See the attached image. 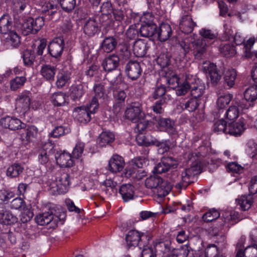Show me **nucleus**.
Returning a JSON list of instances; mask_svg holds the SVG:
<instances>
[{"mask_svg": "<svg viewBox=\"0 0 257 257\" xmlns=\"http://www.w3.org/2000/svg\"><path fill=\"white\" fill-rule=\"evenodd\" d=\"M40 11L41 14L44 15L43 16L44 21L52 20L54 17L58 13L57 7L49 3L44 4Z\"/></svg>", "mask_w": 257, "mask_h": 257, "instance_id": "obj_18", "label": "nucleus"}, {"mask_svg": "<svg viewBox=\"0 0 257 257\" xmlns=\"http://www.w3.org/2000/svg\"><path fill=\"white\" fill-rule=\"evenodd\" d=\"M178 165V161L172 157L164 158L155 167L153 172L157 174H162L168 172L171 168H176Z\"/></svg>", "mask_w": 257, "mask_h": 257, "instance_id": "obj_6", "label": "nucleus"}, {"mask_svg": "<svg viewBox=\"0 0 257 257\" xmlns=\"http://www.w3.org/2000/svg\"><path fill=\"white\" fill-rule=\"evenodd\" d=\"M184 157L190 166H193L196 162L198 163V165L201 166L200 161L198 160V157L196 153L186 152L184 154Z\"/></svg>", "mask_w": 257, "mask_h": 257, "instance_id": "obj_58", "label": "nucleus"}, {"mask_svg": "<svg viewBox=\"0 0 257 257\" xmlns=\"http://www.w3.org/2000/svg\"><path fill=\"white\" fill-rule=\"evenodd\" d=\"M214 131L218 133L227 134L228 124L227 122L223 119H221L216 121L213 125Z\"/></svg>", "mask_w": 257, "mask_h": 257, "instance_id": "obj_55", "label": "nucleus"}, {"mask_svg": "<svg viewBox=\"0 0 257 257\" xmlns=\"http://www.w3.org/2000/svg\"><path fill=\"white\" fill-rule=\"evenodd\" d=\"M117 41L114 37H106L102 42L101 47L106 53H109L114 50L117 46Z\"/></svg>", "mask_w": 257, "mask_h": 257, "instance_id": "obj_35", "label": "nucleus"}, {"mask_svg": "<svg viewBox=\"0 0 257 257\" xmlns=\"http://www.w3.org/2000/svg\"><path fill=\"white\" fill-rule=\"evenodd\" d=\"M172 34L171 26L166 23H162L158 29H157L156 34L161 42H165L169 39Z\"/></svg>", "mask_w": 257, "mask_h": 257, "instance_id": "obj_20", "label": "nucleus"}, {"mask_svg": "<svg viewBox=\"0 0 257 257\" xmlns=\"http://www.w3.org/2000/svg\"><path fill=\"white\" fill-rule=\"evenodd\" d=\"M120 59L119 57L115 54H110L106 56L102 62V66L104 70L110 72L118 66Z\"/></svg>", "mask_w": 257, "mask_h": 257, "instance_id": "obj_14", "label": "nucleus"}, {"mask_svg": "<svg viewBox=\"0 0 257 257\" xmlns=\"http://www.w3.org/2000/svg\"><path fill=\"white\" fill-rule=\"evenodd\" d=\"M71 78V73L68 71H64L57 76L56 85L58 88L64 86L69 81Z\"/></svg>", "mask_w": 257, "mask_h": 257, "instance_id": "obj_46", "label": "nucleus"}, {"mask_svg": "<svg viewBox=\"0 0 257 257\" xmlns=\"http://www.w3.org/2000/svg\"><path fill=\"white\" fill-rule=\"evenodd\" d=\"M97 17L87 20L83 26V32L89 37L94 36L99 30V26L96 20Z\"/></svg>", "mask_w": 257, "mask_h": 257, "instance_id": "obj_17", "label": "nucleus"}, {"mask_svg": "<svg viewBox=\"0 0 257 257\" xmlns=\"http://www.w3.org/2000/svg\"><path fill=\"white\" fill-rule=\"evenodd\" d=\"M38 134L37 128L31 125L24 130L21 134V138L23 142L29 143L32 141L37 136Z\"/></svg>", "mask_w": 257, "mask_h": 257, "instance_id": "obj_28", "label": "nucleus"}, {"mask_svg": "<svg viewBox=\"0 0 257 257\" xmlns=\"http://www.w3.org/2000/svg\"><path fill=\"white\" fill-rule=\"evenodd\" d=\"M218 253V248L217 245L214 244H209L205 252L206 257H217Z\"/></svg>", "mask_w": 257, "mask_h": 257, "instance_id": "obj_63", "label": "nucleus"}, {"mask_svg": "<svg viewBox=\"0 0 257 257\" xmlns=\"http://www.w3.org/2000/svg\"><path fill=\"white\" fill-rule=\"evenodd\" d=\"M22 58L25 65L30 66L33 64L35 54L32 50L26 49L23 52Z\"/></svg>", "mask_w": 257, "mask_h": 257, "instance_id": "obj_51", "label": "nucleus"}, {"mask_svg": "<svg viewBox=\"0 0 257 257\" xmlns=\"http://www.w3.org/2000/svg\"><path fill=\"white\" fill-rule=\"evenodd\" d=\"M219 216V212L217 210L212 208L204 214L202 218L204 221L211 222L217 219Z\"/></svg>", "mask_w": 257, "mask_h": 257, "instance_id": "obj_53", "label": "nucleus"}, {"mask_svg": "<svg viewBox=\"0 0 257 257\" xmlns=\"http://www.w3.org/2000/svg\"><path fill=\"white\" fill-rule=\"evenodd\" d=\"M145 185L148 188L153 189L154 193L160 198L167 196L172 189V185L169 182L156 175L147 178Z\"/></svg>", "mask_w": 257, "mask_h": 257, "instance_id": "obj_1", "label": "nucleus"}, {"mask_svg": "<svg viewBox=\"0 0 257 257\" xmlns=\"http://www.w3.org/2000/svg\"><path fill=\"white\" fill-rule=\"evenodd\" d=\"M188 84H191L190 91L191 96L200 99V97L204 92L205 85L201 83L199 79L193 75L192 76L191 81L189 82Z\"/></svg>", "mask_w": 257, "mask_h": 257, "instance_id": "obj_11", "label": "nucleus"}, {"mask_svg": "<svg viewBox=\"0 0 257 257\" xmlns=\"http://www.w3.org/2000/svg\"><path fill=\"white\" fill-rule=\"evenodd\" d=\"M222 217L224 224L230 223L231 225L240 220L239 214L236 212H225L222 214Z\"/></svg>", "mask_w": 257, "mask_h": 257, "instance_id": "obj_43", "label": "nucleus"}, {"mask_svg": "<svg viewBox=\"0 0 257 257\" xmlns=\"http://www.w3.org/2000/svg\"><path fill=\"white\" fill-rule=\"evenodd\" d=\"M157 26L152 23H148L142 25L139 32L141 36L149 38L156 34Z\"/></svg>", "mask_w": 257, "mask_h": 257, "instance_id": "obj_25", "label": "nucleus"}, {"mask_svg": "<svg viewBox=\"0 0 257 257\" xmlns=\"http://www.w3.org/2000/svg\"><path fill=\"white\" fill-rule=\"evenodd\" d=\"M10 207L14 209L24 210L26 208L25 202L21 198L17 197L11 201Z\"/></svg>", "mask_w": 257, "mask_h": 257, "instance_id": "obj_62", "label": "nucleus"}, {"mask_svg": "<svg viewBox=\"0 0 257 257\" xmlns=\"http://www.w3.org/2000/svg\"><path fill=\"white\" fill-rule=\"evenodd\" d=\"M23 165L19 163H14L10 166L7 170V175L11 178L19 176L24 171Z\"/></svg>", "mask_w": 257, "mask_h": 257, "instance_id": "obj_40", "label": "nucleus"}, {"mask_svg": "<svg viewBox=\"0 0 257 257\" xmlns=\"http://www.w3.org/2000/svg\"><path fill=\"white\" fill-rule=\"evenodd\" d=\"M94 95L92 98L101 100L104 99L105 94L104 86L101 83L96 84L94 85L93 88Z\"/></svg>", "mask_w": 257, "mask_h": 257, "instance_id": "obj_56", "label": "nucleus"}, {"mask_svg": "<svg viewBox=\"0 0 257 257\" xmlns=\"http://www.w3.org/2000/svg\"><path fill=\"white\" fill-rule=\"evenodd\" d=\"M236 202L241 209L245 211L250 208L253 203V198L251 195L242 196L240 198L236 199Z\"/></svg>", "mask_w": 257, "mask_h": 257, "instance_id": "obj_42", "label": "nucleus"}, {"mask_svg": "<svg viewBox=\"0 0 257 257\" xmlns=\"http://www.w3.org/2000/svg\"><path fill=\"white\" fill-rule=\"evenodd\" d=\"M220 53L226 57H232L235 55L236 51L234 46L230 44H221L219 46Z\"/></svg>", "mask_w": 257, "mask_h": 257, "instance_id": "obj_45", "label": "nucleus"}, {"mask_svg": "<svg viewBox=\"0 0 257 257\" xmlns=\"http://www.w3.org/2000/svg\"><path fill=\"white\" fill-rule=\"evenodd\" d=\"M30 94L29 91H25L17 98L16 108L20 112L25 113L29 109L31 104Z\"/></svg>", "mask_w": 257, "mask_h": 257, "instance_id": "obj_10", "label": "nucleus"}, {"mask_svg": "<svg viewBox=\"0 0 257 257\" xmlns=\"http://www.w3.org/2000/svg\"><path fill=\"white\" fill-rule=\"evenodd\" d=\"M115 139L114 135L110 132H103L97 140L99 146L103 147L112 143Z\"/></svg>", "mask_w": 257, "mask_h": 257, "instance_id": "obj_38", "label": "nucleus"}, {"mask_svg": "<svg viewBox=\"0 0 257 257\" xmlns=\"http://www.w3.org/2000/svg\"><path fill=\"white\" fill-rule=\"evenodd\" d=\"M199 34L202 37V39L207 40H214L217 37V34L212 30L206 28H202L199 31Z\"/></svg>", "mask_w": 257, "mask_h": 257, "instance_id": "obj_61", "label": "nucleus"}, {"mask_svg": "<svg viewBox=\"0 0 257 257\" xmlns=\"http://www.w3.org/2000/svg\"><path fill=\"white\" fill-rule=\"evenodd\" d=\"M13 22L8 15H4L0 18V33L4 36L13 31Z\"/></svg>", "mask_w": 257, "mask_h": 257, "instance_id": "obj_22", "label": "nucleus"}, {"mask_svg": "<svg viewBox=\"0 0 257 257\" xmlns=\"http://www.w3.org/2000/svg\"><path fill=\"white\" fill-rule=\"evenodd\" d=\"M147 51V43L141 40L136 41L134 44L133 52L136 57L144 56Z\"/></svg>", "mask_w": 257, "mask_h": 257, "instance_id": "obj_36", "label": "nucleus"}, {"mask_svg": "<svg viewBox=\"0 0 257 257\" xmlns=\"http://www.w3.org/2000/svg\"><path fill=\"white\" fill-rule=\"evenodd\" d=\"M56 190L58 194H64L69 189L70 183L69 174L63 170L58 171L55 175Z\"/></svg>", "mask_w": 257, "mask_h": 257, "instance_id": "obj_3", "label": "nucleus"}, {"mask_svg": "<svg viewBox=\"0 0 257 257\" xmlns=\"http://www.w3.org/2000/svg\"><path fill=\"white\" fill-rule=\"evenodd\" d=\"M87 86L79 80L75 81V84L72 85L70 89V95L73 100H79L85 94Z\"/></svg>", "mask_w": 257, "mask_h": 257, "instance_id": "obj_12", "label": "nucleus"}, {"mask_svg": "<svg viewBox=\"0 0 257 257\" xmlns=\"http://www.w3.org/2000/svg\"><path fill=\"white\" fill-rule=\"evenodd\" d=\"M125 115L127 119L135 123L143 120L145 116L141 104L137 102H133L127 107Z\"/></svg>", "mask_w": 257, "mask_h": 257, "instance_id": "obj_4", "label": "nucleus"}, {"mask_svg": "<svg viewBox=\"0 0 257 257\" xmlns=\"http://www.w3.org/2000/svg\"><path fill=\"white\" fill-rule=\"evenodd\" d=\"M227 134L232 136H240L244 130V123L241 121L228 123Z\"/></svg>", "mask_w": 257, "mask_h": 257, "instance_id": "obj_29", "label": "nucleus"}, {"mask_svg": "<svg viewBox=\"0 0 257 257\" xmlns=\"http://www.w3.org/2000/svg\"><path fill=\"white\" fill-rule=\"evenodd\" d=\"M196 26L190 15H185L182 17L180 22L179 28L181 31L185 34L191 33Z\"/></svg>", "mask_w": 257, "mask_h": 257, "instance_id": "obj_19", "label": "nucleus"}, {"mask_svg": "<svg viewBox=\"0 0 257 257\" xmlns=\"http://www.w3.org/2000/svg\"><path fill=\"white\" fill-rule=\"evenodd\" d=\"M125 165L123 159L118 155H114L109 161L108 170L112 173L121 171Z\"/></svg>", "mask_w": 257, "mask_h": 257, "instance_id": "obj_16", "label": "nucleus"}, {"mask_svg": "<svg viewBox=\"0 0 257 257\" xmlns=\"http://www.w3.org/2000/svg\"><path fill=\"white\" fill-rule=\"evenodd\" d=\"M198 163H195L193 166L185 169L181 173V180L175 185L176 188L182 189L186 187L193 182V179L196 175L201 172V167L199 166Z\"/></svg>", "mask_w": 257, "mask_h": 257, "instance_id": "obj_2", "label": "nucleus"}, {"mask_svg": "<svg viewBox=\"0 0 257 257\" xmlns=\"http://www.w3.org/2000/svg\"><path fill=\"white\" fill-rule=\"evenodd\" d=\"M50 100L55 106H63L69 103L68 96L62 92L52 94L50 97Z\"/></svg>", "mask_w": 257, "mask_h": 257, "instance_id": "obj_21", "label": "nucleus"}, {"mask_svg": "<svg viewBox=\"0 0 257 257\" xmlns=\"http://www.w3.org/2000/svg\"><path fill=\"white\" fill-rule=\"evenodd\" d=\"M200 103V99L191 98L185 103V109L189 112L194 111L198 107Z\"/></svg>", "mask_w": 257, "mask_h": 257, "instance_id": "obj_52", "label": "nucleus"}, {"mask_svg": "<svg viewBox=\"0 0 257 257\" xmlns=\"http://www.w3.org/2000/svg\"><path fill=\"white\" fill-rule=\"evenodd\" d=\"M239 115V110L238 107L235 105H231L225 111V117L230 120L236 119Z\"/></svg>", "mask_w": 257, "mask_h": 257, "instance_id": "obj_50", "label": "nucleus"}, {"mask_svg": "<svg viewBox=\"0 0 257 257\" xmlns=\"http://www.w3.org/2000/svg\"><path fill=\"white\" fill-rule=\"evenodd\" d=\"M12 3L15 8L21 12L28 11L31 8L30 0H12Z\"/></svg>", "mask_w": 257, "mask_h": 257, "instance_id": "obj_49", "label": "nucleus"}, {"mask_svg": "<svg viewBox=\"0 0 257 257\" xmlns=\"http://www.w3.org/2000/svg\"><path fill=\"white\" fill-rule=\"evenodd\" d=\"M36 222L40 225H45L54 221V216L51 211L38 214L35 217Z\"/></svg>", "mask_w": 257, "mask_h": 257, "instance_id": "obj_32", "label": "nucleus"}, {"mask_svg": "<svg viewBox=\"0 0 257 257\" xmlns=\"http://www.w3.org/2000/svg\"><path fill=\"white\" fill-rule=\"evenodd\" d=\"M141 162L139 161L127 166L125 169V175L126 177H130L135 173H138L140 171L137 168H142Z\"/></svg>", "mask_w": 257, "mask_h": 257, "instance_id": "obj_54", "label": "nucleus"}, {"mask_svg": "<svg viewBox=\"0 0 257 257\" xmlns=\"http://www.w3.org/2000/svg\"><path fill=\"white\" fill-rule=\"evenodd\" d=\"M31 22L33 23V28L34 30V34H36L44 25V18L43 17H39L34 19L30 18Z\"/></svg>", "mask_w": 257, "mask_h": 257, "instance_id": "obj_59", "label": "nucleus"}, {"mask_svg": "<svg viewBox=\"0 0 257 257\" xmlns=\"http://www.w3.org/2000/svg\"><path fill=\"white\" fill-rule=\"evenodd\" d=\"M244 97L247 102H253L257 99V85L247 88L244 92Z\"/></svg>", "mask_w": 257, "mask_h": 257, "instance_id": "obj_44", "label": "nucleus"}, {"mask_svg": "<svg viewBox=\"0 0 257 257\" xmlns=\"http://www.w3.org/2000/svg\"><path fill=\"white\" fill-rule=\"evenodd\" d=\"M236 71L233 69H229L226 71L224 76V84L229 88L233 86L236 78Z\"/></svg>", "mask_w": 257, "mask_h": 257, "instance_id": "obj_39", "label": "nucleus"}, {"mask_svg": "<svg viewBox=\"0 0 257 257\" xmlns=\"http://www.w3.org/2000/svg\"><path fill=\"white\" fill-rule=\"evenodd\" d=\"M207 48L204 39H196L192 49L194 58L198 60L204 59L207 53Z\"/></svg>", "mask_w": 257, "mask_h": 257, "instance_id": "obj_9", "label": "nucleus"}, {"mask_svg": "<svg viewBox=\"0 0 257 257\" xmlns=\"http://www.w3.org/2000/svg\"><path fill=\"white\" fill-rule=\"evenodd\" d=\"M232 95L229 93L220 95L217 100V107L221 110L225 108L230 102L232 98Z\"/></svg>", "mask_w": 257, "mask_h": 257, "instance_id": "obj_47", "label": "nucleus"}, {"mask_svg": "<svg viewBox=\"0 0 257 257\" xmlns=\"http://www.w3.org/2000/svg\"><path fill=\"white\" fill-rule=\"evenodd\" d=\"M74 113L78 120L82 123H87L91 120V113L89 112L85 106L75 108Z\"/></svg>", "mask_w": 257, "mask_h": 257, "instance_id": "obj_23", "label": "nucleus"}, {"mask_svg": "<svg viewBox=\"0 0 257 257\" xmlns=\"http://www.w3.org/2000/svg\"><path fill=\"white\" fill-rule=\"evenodd\" d=\"M196 35L193 34L182 39L179 41V45L184 50V53L186 54L189 52L192 48L193 43L196 40Z\"/></svg>", "mask_w": 257, "mask_h": 257, "instance_id": "obj_34", "label": "nucleus"}, {"mask_svg": "<svg viewBox=\"0 0 257 257\" xmlns=\"http://www.w3.org/2000/svg\"><path fill=\"white\" fill-rule=\"evenodd\" d=\"M18 218L8 210L0 211V223L5 225H11L18 222Z\"/></svg>", "mask_w": 257, "mask_h": 257, "instance_id": "obj_30", "label": "nucleus"}, {"mask_svg": "<svg viewBox=\"0 0 257 257\" xmlns=\"http://www.w3.org/2000/svg\"><path fill=\"white\" fill-rule=\"evenodd\" d=\"M61 7L66 12H70L75 7L76 0H59Z\"/></svg>", "mask_w": 257, "mask_h": 257, "instance_id": "obj_57", "label": "nucleus"}, {"mask_svg": "<svg viewBox=\"0 0 257 257\" xmlns=\"http://www.w3.org/2000/svg\"><path fill=\"white\" fill-rule=\"evenodd\" d=\"M27 78L25 76H17L10 81V88L16 91L23 86L26 82Z\"/></svg>", "mask_w": 257, "mask_h": 257, "instance_id": "obj_48", "label": "nucleus"}, {"mask_svg": "<svg viewBox=\"0 0 257 257\" xmlns=\"http://www.w3.org/2000/svg\"><path fill=\"white\" fill-rule=\"evenodd\" d=\"M171 253V242L168 240L160 242L155 246V257H168Z\"/></svg>", "mask_w": 257, "mask_h": 257, "instance_id": "obj_15", "label": "nucleus"}, {"mask_svg": "<svg viewBox=\"0 0 257 257\" xmlns=\"http://www.w3.org/2000/svg\"><path fill=\"white\" fill-rule=\"evenodd\" d=\"M149 238L144 233H140L136 230H131L129 231L125 237V240L127 246H136L139 244L144 245L147 243L146 241H148Z\"/></svg>", "mask_w": 257, "mask_h": 257, "instance_id": "obj_5", "label": "nucleus"}, {"mask_svg": "<svg viewBox=\"0 0 257 257\" xmlns=\"http://www.w3.org/2000/svg\"><path fill=\"white\" fill-rule=\"evenodd\" d=\"M119 193L124 202H127L134 199V187L131 184L122 185L119 189Z\"/></svg>", "mask_w": 257, "mask_h": 257, "instance_id": "obj_26", "label": "nucleus"}, {"mask_svg": "<svg viewBox=\"0 0 257 257\" xmlns=\"http://www.w3.org/2000/svg\"><path fill=\"white\" fill-rule=\"evenodd\" d=\"M49 145L52 148L53 146L51 144H46L43 147V148L40 150L39 154L38 155V159L39 161L42 164H46L49 161V157L46 151L47 146Z\"/></svg>", "mask_w": 257, "mask_h": 257, "instance_id": "obj_60", "label": "nucleus"}, {"mask_svg": "<svg viewBox=\"0 0 257 257\" xmlns=\"http://www.w3.org/2000/svg\"><path fill=\"white\" fill-rule=\"evenodd\" d=\"M1 125L5 127L8 128L11 130H16L19 128L24 127L25 124L22 123V121L15 117L7 116L2 118L0 120Z\"/></svg>", "mask_w": 257, "mask_h": 257, "instance_id": "obj_13", "label": "nucleus"}, {"mask_svg": "<svg viewBox=\"0 0 257 257\" xmlns=\"http://www.w3.org/2000/svg\"><path fill=\"white\" fill-rule=\"evenodd\" d=\"M5 42L8 45L13 48H18L21 44V37L15 31H11L10 33L4 36Z\"/></svg>", "mask_w": 257, "mask_h": 257, "instance_id": "obj_31", "label": "nucleus"}, {"mask_svg": "<svg viewBox=\"0 0 257 257\" xmlns=\"http://www.w3.org/2000/svg\"><path fill=\"white\" fill-rule=\"evenodd\" d=\"M192 75L187 74L185 79L182 83L177 87L176 89V93L178 96L184 95L190 89L191 84H189L188 82L191 81Z\"/></svg>", "mask_w": 257, "mask_h": 257, "instance_id": "obj_37", "label": "nucleus"}, {"mask_svg": "<svg viewBox=\"0 0 257 257\" xmlns=\"http://www.w3.org/2000/svg\"><path fill=\"white\" fill-rule=\"evenodd\" d=\"M207 69L211 83L214 85L217 84L221 79V75L218 73L216 65L210 63Z\"/></svg>", "mask_w": 257, "mask_h": 257, "instance_id": "obj_41", "label": "nucleus"}, {"mask_svg": "<svg viewBox=\"0 0 257 257\" xmlns=\"http://www.w3.org/2000/svg\"><path fill=\"white\" fill-rule=\"evenodd\" d=\"M125 72L132 80L138 79L142 72L141 63L137 61H129L125 65Z\"/></svg>", "mask_w": 257, "mask_h": 257, "instance_id": "obj_8", "label": "nucleus"}, {"mask_svg": "<svg viewBox=\"0 0 257 257\" xmlns=\"http://www.w3.org/2000/svg\"><path fill=\"white\" fill-rule=\"evenodd\" d=\"M159 126L170 134H174L176 130L174 127V121L169 118H160L158 120Z\"/></svg>", "mask_w": 257, "mask_h": 257, "instance_id": "obj_33", "label": "nucleus"}, {"mask_svg": "<svg viewBox=\"0 0 257 257\" xmlns=\"http://www.w3.org/2000/svg\"><path fill=\"white\" fill-rule=\"evenodd\" d=\"M56 71L57 68L56 66L51 65H44L41 67L40 73L46 80L53 81L54 80Z\"/></svg>", "mask_w": 257, "mask_h": 257, "instance_id": "obj_27", "label": "nucleus"}, {"mask_svg": "<svg viewBox=\"0 0 257 257\" xmlns=\"http://www.w3.org/2000/svg\"><path fill=\"white\" fill-rule=\"evenodd\" d=\"M64 41L62 37L54 38L48 45L50 55L55 58L60 57L64 51Z\"/></svg>", "mask_w": 257, "mask_h": 257, "instance_id": "obj_7", "label": "nucleus"}, {"mask_svg": "<svg viewBox=\"0 0 257 257\" xmlns=\"http://www.w3.org/2000/svg\"><path fill=\"white\" fill-rule=\"evenodd\" d=\"M246 152L251 157L257 155V144L253 141H249L246 144Z\"/></svg>", "mask_w": 257, "mask_h": 257, "instance_id": "obj_64", "label": "nucleus"}, {"mask_svg": "<svg viewBox=\"0 0 257 257\" xmlns=\"http://www.w3.org/2000/svg\"><path fill=\"white\" fill-rule=\"evenodd\" d=\"M56 162L62 167L69 168L74 165L72 156L68 153L64 152L56 157Z\"/></svg>", "mask_w": 257, "mask_h": 257, "instance_id": "obj_24", "label": "nucleus"}]
</instances>
